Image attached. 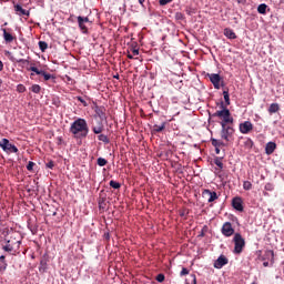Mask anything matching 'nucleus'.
I'll return each instance as SVG.
<instances>
[{"instance_id": "f257e3e1", "label": "nucleus", "mask_w": 284, "mask_h": 284, "mask_svg": "<svg viewBox=\"0 0 284 284\" xmlns=\"http://www.w3.org/2000/svg\"><path fill=\"white\" fill-rule=\"evenodd\" d=\"M69 132H71L74 139H85L90 133L88 121H85V119L78 118L71 123Z\"/></svg>"}, {"instance_id": "f03ea898", "label": "nucleus", "mask_w": 284, "mask_h": 284, "mask_svg": "<svg viewBox=\"0 0 284 284\" xmlns=\"http://www.w3.org/2000/svg\"><path fill=\"white\" fill-rule=\"evenodd\" d=\"M19 247H21V235L18 232L9 233L2 250H4V252H19Z\"/></svg>"}, {"instance_id": "7ed1b4c3", "label": "nucleus", "mask_w": 284, "mask_h": 284, "mask_svg": "<svg viewBox=\"0 0 284 284\" xmlns=\"http://www.w3.org/2000/svg\"><path fill=\"white\" fill-rule=\"evenodd\" d=\"M222 110L216 111L212 114L213 119H222L220 123H234V118H232V113L230 112V109L225 106V103H221Z\"/></svg>"}, {"instance_id": "20e7f679", "label": "nucleus", "mask_w": 284, "mask_h": 284, "mask_svg": "<svg viewBox=\"0 0 284 284\" xmlns=\"http://www.w3.org/2000/svg\"><path fill=\"white\" fill-rule=\"evenodd\" d=\"M0 148L6 152V154H19L17 145L10 143V140L6 138L0 141Z\"/></svg>"}, {"instance_id": "39448f33", "label": "nucleus", "mask_w": 284, "mask_h": 284, "mask_svg": "<svg viewBox=\"0 0 284 284\" xmlns=\"http://www.w3.org/2000/svg\"><path fill=\"white\" fill-rule=\"evenodd\" d=\"M234 243V254H241L243 250L245 248V239H243V235L241 233H235L233 237Z\"/></svg>"}, {"instance_id": "423d86ee", "label": "nucleus", "mask_w": 284, "mask_h": 284, "mask_svg": "<svg viewBox=\"0 0 284 284\" xmlns=\"http://www.w3.org/2000/svg\"><path fill=\"white\" fill-rule=\"evenodd\" d=\"M220 125L222 128L221 130V139L224 141H230L231 136L234 134V128L227 125V123L220 122Z\"/></svg>"}, {"instance_id": "0eeeda50", "label": "nucleus", "mask_w": 284, "mask_h": 284, "mask_svg": "<svg viewBox=\"0 0 284 284\" xmlns=\"http://www.w3.org/2000/svg\"><path fill=\"white\" fill-rule=\"evenodd\" d=\"M206 77L210 79L211 83H213L215 90H221V75L219 73H207Z\"/></svg>"}, {"instance_id": "6e6552de", "label": "nucleus", "mask_w": 284, "mask_h": 284, "mask_svg": "<svg viewBox=\"0 0 284 284\" xmlns=\"http://www.w3.org/2000/svg\"><path fill=\"white\" fill-rule=\"evenodd\" d=\"M202 196L203 199H207V203H214V201L219 200V194L210 189H205L202 192Z\"/></svg>"}, {"instance_id": "1a4fd4ad", "label": "nucleus", "mask_w": 284, "mask_h": 284, "mask_svg": "<svg viewBox=\"0 0 284 284\" xmlns=\"http://www.w3.org/2000/svg\"><path fill=\"white\" fill-rule=\"evenodd\" d=\"M221 233L226 237L234 236V226H232V223L225 222L222 225Z\"/></svg>"}, {"instance_id": "9d476101", "label": "nucleus", "mask_w": 284, "mask_h": 284, "mask_svg": "<svg viewBox=\"0 0 284 284\" xmlns=\"http://www.w3.org/2000/svg\"><path fill=\"white\" fill-rule=\"evenodd\" d=\"M239 130H240L241 134H250V132H252V130H254V124H252L250 121H244V122L240 123Z\"/></svg>"}, {"instance_id": "9b49d317", "label": "nucleus", "mask_w": 284, "mask_h": 284, "mask_svg": "<svg viewBox=\"0 0 284 284\" xmlns=\"http://www.w3.org/2000/svg\"><path fill=\"white\" fill-rule=\"evenodd\" d=\"M30 72H34L36 74L43 77L44 81H50V79H52V74L43 71V70H39L37 67H30L28 69Z\"/></svg>"}, {"instance_id": "f8f14e48", "label": "nucleus", "mask_w": 284, "mask_h": 284, "mask_svg": "<svg viewBox=\"0 0 284 284\" xmlns=\"http://www.w3.org/2000/svg\"><path fill=\"white\" fill-rule=\"evenodd\" d=\"M232 206L237 212H243V210H244V207H243V199L241 196L233 197Z\"/></svg>"}, {"instance_id": "ddd939ff", "label": "nucleus", "mask_w": 284, "mask_h": 284, "mask_svg": "<svg viewBox=\"0 0 284 284\" xmlns=\"http://www.w3.org/2000/svg\"><path fill=\"white\" fill-rule=\"evenodd\" d=\"M230 261L227 260V257H225V255H221L215 262H214V267L215 270H221L222 267H224V265H227Z\"/></svg>"}, {"instance_id": "4468645a", "label": "nucleus", "mask_w": 284, "mask_h": 284, "mask_svg": "<svg viewBox=\"0 0 284 284\" xmlns=\"http://www.w3.org/2000/svg\"><path fill=\"white\" fill-rule=\"evenodd\" d=\"M94 112H95L97 116H99L100 121H105V119H108V116L105 115V106L97 105L94 108Z\"/></svg>"}, {"instance_id": "2eb2a0df", "label": "nucleus", "mask_w": 284, "mask_h": 284, "mask_svg": "<svg viewBox=\"0 0 284 284\" xmlns=\"http://www.w3.org/2000/svg\"><path fill=\"white\" fill-rule=\"evenodd\" d=\"M16 13L19 14V17H30V11L23 9L21 4H14Z\"/></svg>"}, {"instance_id": "dca6fc26", "label": "nucleus", "mask_w": 284, "mask_h": 284, "mask_svg": "<svg viewBox=\"0 0 284 284\" xmlns=\"http://www.w3.org/2000/svg\"><path fill=\"white\" fill-rule=\"evenodd\" d=\"M275 151H276V144H275V142H268V143H266V146H265V154H267V156L274 154Z\"/></svg>"}, {"instance_id": "f3484780", "label": "nucleus", "mask_w": 284, "mask_h": 284, "mask_svg": "<svg viewBox=\"0 0 284 284\" xmlns=\"http://www.w3.org/2000/svg\"><path fill=\"white\" fill-rule=\"evenodd\" d=\"M78 26L83 34H88V27L85 26V22H83V17H78Z\"/></svg>"}, {"instance_id": "a211bd4d", "label": "nucleus", "mask_w": 284, "mask_h": 284, "mask_svg": "<svg viewBox=\"0 0 284 284\" xmlns=\"http://www.w3.org/2000/svg\"><path fill=\"white\" fill-rule=\"evenodd\" d=\"M165 125H168L166 122H162L161 125H153L152 128V134H159V132H163V130H165Z\"/></svg>"}, {"instance_id": "6ab92c4d", "label": "nucleus", "mask_w": 284, "mask_h": 284, "mask_svg": "<svg viewBox=\"0 0 284 284\" xmlns=\"http://www.w3.org/2000/svg\"><path fill=\"white\" fill-rule=\"evenodd\" d=\"M3 32V39L6 41V43H12V41H14V36H12L10 32H8V30L2 29Z\"/></svg>"}, {"instance_id": "aec40b11", "label": "nucleus", "mask_w": 284, "mask_h": 284, "mask_svg": "<svg viewBox=\"0 0 284 284\" xmlns=\"http://www.w3.org/2000/svg\"><path fill=\"white\" fill-rule=\"evenodd\" d=\"M103 130H105V128H104L102 121L98 122L97 126H92V131L94 134H101L103 132Z\"/></svg>"}, {"instance_id": "412c9836", "label": "nucleus", "mask_w": 284, "mask_h": 284, "mask_svg": "<svg viewBox=\"0 0 284 284\" xmlns=\"http://www.w3.org/2000/svg\"><path fill=\"white\" fill-rule=\"evenodd\" d=\"M224 37H226V39H236V33L234 30L226 28L224 29Z\"/></svg>"}, {"instance_id": "4be33fe9", "label": "nucleus", "mask_w": 284, "mask_h": 284, "mask_svg": "<svg viewBox=\"0 0 284 284\" xmlns=\"http://www.w3.org/2000/svg\"><path fill=\"white\" fill-rule=\"evenodd\" d=\"M278 110H281V106L278 105V103H272L268 108V113L276 114V112H278Z\"/></svg>"}, {"instance_id": "5701e85b", "label": "nucleus", "mask_w": 284, "mask_h": 284, "mask_svg": "<svg viewBox=\"0 0 284 284\" xmlns=\"http://www.w3.org/2000/svg\"><path fill=\"white\" fill-rule=\"evenodd\" d=\"M213 148H225V143L221 140L211 139Z\"/></svg>"}, {"instance_id": "b1692460", "label": "nucleus", "mask_w": 284, "mask_h": 284, "mask_svg": "<svg viewBox=\"0 0 284 284\" xmlns=\"http://www.w3.org/2000/svg\"><path fill=\"white\" fill-rule=\"evenodd\" d=\"M223 97H224V101H225L224 108H227V105H230V90L225 89L223 91Z\"/></svg>"}, {"instance_id": "393cba45", "label": "nucleus", "mask_w": 284, "mask_h": 284, "mask_svg": "<svg viewBox=\"0 0 284 284\" xmlns=\"http://www.w3.org/2000/svg\"><path fill=\"white\" fill-rule=\"evenodd\" d=\"M8 267V263H6V255L0 256V272H3Z\"/></svg>"}, {"instance_id": "a878e982", "label": "nucleus", "mask_w": 284, "mask_h": 284, "mask_svg": "<svg viewBox=\"0 0 284 284\" xmlns=\"http://www.w3.org/2000/svg\"><path fill=\"white\" fill-rule=\"evenodd\" d=\"M257 12L260 14H266V12H267V4H265V3L260 4L257 7Z\"/></svg>"}, {"instance_id": "bb28decb", "label": "nucleus", "mask_w": 284, "mask_h": 284, "mask_svg": "<svg viewBox=\"0 0 284 284\" xmlns=\"http://www.w3.org/2000/svg\"><path fill=\"white\" fill-rule=\"evenodd\" d=\"M109 185H110V187H113V190H120L121 189V183H119L114 180H111Z\"/></svg>"}, {"instance_id": "cd10ccee", "label": "nucleus", "mask_w": 284, "mask_h": 284, "mask_svg": "<svg viewBox=\"0 0 284 284\" xmlns=\"http://www.w3.org/2000/svg\"><path fill=\"white\" fill-rule=\"evenodd\" d=\"M214 163L220 170H223V158H215Z\"/></svg>"}, {"instance_id": "c85d7f7f", "label": "nucleus", "mask_w": 284, "mask_h": 284, "mask_svg": "<svg viewBox=\"0 0 284 284\" xmlns=\"http://www.w3.org/2000/svg\"><path fill=\"white\" fill-rule=\"evenodd\" d=\"M39 49L41 50V52H45L48 50V42L39 41Z\"/></svg>"}, {"instance_id": "c756f323", "label": "nucleus", "mask_w": 284, "mask_h": 284, "mask_svg": "<svg viewBox=\"0 0 284 284\" xmlns=\"http://www.w3.org/2000/svg\"><path fill=\"white\" fill-rule=\"evenodd\" d=\"M97 163L100 168H105V165H108V160H105L104 158H99Z\"/></svg>"}, {"instance_id": "7c9ffc66", "label": "nucleus", "mask_w": 284, "mask_h": 284, "mask_svg": "<svg viewBox=\"0 0 284 284\" xmlns=\"http://www.w3.org/2000/svg\"><path fill=\"white\" fill-rule=\"evenodd\" d=\"M264 256H265V258L274 261V251H272V250L265 251Z\"/></svg>"}, {"instance_id": "2f4dec72", "label": "nucleus", "mask_w": 284, "mask_h": 284, "mask_svg": "<svg viewBox=\"0 0 284 284\" xmlns=\"http://www.w3.org/2000/svg\"><path fill=\"white\" fill-rule=\"evenodd\" d=\"M31 92H33L34 94H39V92H41V85L39 84H33L31 87Z\"/></svg>"}, {"instance_id": "473e14b6", "label": "nucleus", "mask_w": 284, "mask_h": 284, "mask_svg": "<svg viewBox=\"0 0 284 284\" xmlns=\"http://www.w3.org/2000/svg\"><path fill=\"white\" fill-rule=\"evenodd\" d=\"M98 139L100 140V141H102V143H110V139L108 138V135H105V134H100V135H98Z\"/></svg>"}, {"instance_id": "72a5a7b5", "label": "nucleus", "mask_w": 284, "mask_h": 284, "mask_svg": "<svg viewBox=\"0 0 284 284\" xmlns=\"http://www.w3.org/2000/svg\"><path fill=\"white\" fill-rule=\"evenodd\" d=\"M243 190H246V191L252 190V182H250V181H244V183H243Z\"/></svg>"}, {"instance_id": "f704fd0d", "label": "nucleus", "mask_w": 284, "mask_h": 284, "mask_svg": "<svg viewBox=\"0 0 284 284\" xmlns=\"http://www.w3.org/2000/svg\"><path fill=\"white\" fill-rule=\"evenodd\" d=\"M155 281H158V283H163V281H165V275L163 273L158 274Z\"/></svg>"}, {"instance_id": "c9c22d12", "label": "nucleus", "mask_w": 284, "mask_h": 284, "mask_svg": "<svg viewBox=\"0 0 284 284\" xmlns=\"http://www.w3.org/2000/svg\"><path fill=\"white\" fill-rule=\"evenodd\" d=\"M37 164L34 163V162H32V161H29V163H28V165H27V170L29 171V172H32L33 170H34V166H36Z\"/></svg>"}, {"instance_id": "e433bc0d", "label": "nucleus", "mask_w": 284, "mask_h": 284, "mask_svg": "<svg viewBox=\"0 0 284 284\" xmlns=\"http://www.w3.org/2000/svg\"><path fill=\"white\" fill-rule=\"evenodd\" d=\"M75 99H77V101L82 103L83 108H88V102L85 101V99H83L81 97H77Z\"/></svg>"}, {"instance_id": "4c0bfd02", "label": "nucleus", "mask_w": 284, "mask_h": 284, "mask_svg": "<svg viewBox=\"0 0 284 284\" xmlns=\"http://www.w3.org/2000/svg\"><path fill=\"white\" fill-rule=\"evenodd\" d=\"M17 92H19L20 94L26 92V85L23 84H18L17 85Z\"/></svg>"}, {"instance_id": "58836bf2", "label": "nucleus", "mask_w": 284, "mask_h": 284, "mask_svg": "<svg viewBox=\"0 0 284 284\" xmlns=\"http://www.w3.org/2000/svg\"><path fill=\"white\" fill-rule=\"evenodd\" d=\"M175 19L178 21H183L185 19V16H183V13H181V12H176L175 13Z\"/></svg>"}, {"instance_id": "ea45409f", "label": "nucleus", "mask_w": 284, "mask_h": 284, "mask_svg": "<svg viewBox=\"0 0 284 284\" xmlns=\"http://www.w3.org/2000/svg\"><path fill=\"white\" fill-rule=\"evenodd\" d=\"M264 190H266L267 192H272V190H274V184L266 183L265 186H264Z\"/></svg>"}, {"instance_id": "a19ab883", "label": "nucleus", "mask_w": 284, "mask_h": 284, "mask_svg": "<svg viewBox=\"0 0 284 284\" xmlns=\"http://www.w3.org/2000/svg\"><path fill=\"white\" fill-rule=\"evenodd\" d=\"M99 207L101 209H104L105 207V197H100L99 199Z\"/></svg>"}, {"instance_id": "79ce46f5", "label": "nucleus", "mask_w": 284, "mask_h": 284, "mask_svg": "<svg viewBox=\"0 0 284 284\" xmlns=\"http://www.w3.org/2000/svg\"><path fill=\"white\" fill-rule=\"evenodd\" d=\"M187 274H190V270H187L186 267H183L180 273V276H187Z\"/></svg>"}, {"instance_id": "37998d69", "label": "nucleus", "mask_w": 284, "mask_h": 284, "mask_svg": "<svg viewBox=\"0 0 284 284\" xmlns=\"http://www.w3.org/2000/svg\"><path fill=\"white\" fill-rule=\"evenodd\" d=\"M160 6H168V3H172V0H160Z\"/></svg>"}, {"instance_id": "c03bdc74", "label": "nucleus", "mask_w": 284, "mask_h": 284, "mask_svg": "<svg viewBox=\"0 0 284 284\" xmlns=\"http://www.w3.org/2000/svg\"><path fill=\"white\" fill-rule=\"evenodd\" d=\"M45 165L49 170H52L54 168V161H49Z\"/></svg>"}, {"instance_id": "a18cd8bd", "label": "nucleus", "mask_w": 284, "mask_h": 284, "mask_svg": "<svg viewBox=\"0 0 284 284\" xmlns=\"http://www.w3.org/2000/svg\"><path fill=\"white\" fill-rule=\"evenodd\" d=\"M82 22L92 23V21H90V18H88V17H82Z\"/></svg>"}, {"instance_id": "49530a36", "label": "nucleus", "mask_w": 284, "mask_h": 284, "mask_svg": "<svg viewBox=\"0 0 284 284\" xmlns=\"http://www.w3.org/2000/svg\"><path fill=\"white\" fill-rule=\"evenodd\" d=\"M132 54L133 57H139V49H133Z\"/></svg>"}, {"instance_id": "de8ad7c7", "label": "nucleus", "mask_w": 284, "mask_h": 284, "mask_svg": "<svg viewBox=\"0 0 284 284\" xmlns=\"http://www.w3.org/2000/svg\"><path fill=\"white\" fill-rule=\"evenodd\" d=\"M17 62L18 63H23V64L29 63V61L26 60V59H19V60H17Z\"/></svg>"}, {"instance_id": "09e8293b", "label": "nucleus", "mask_w": 284, "mask_h": 284, "mask_svg": "<svg viewBox=\"0 0 284 284\" xmlns=\"http://www.w3.org/2000/svg\"><path fill=\"white\" fill-rule=\"evenodd\" d=\"M215 154H221V148L220 146H215Z\"/></svg>"}, {"instance_id": "8fccbe9b", "label": "nucleus", "mask_w": 284, "mask_h": 284, "mask_svg": "<svg viewBox=\"0 0 284 284\" xmlns=\"http://www.w3.org/2000/svg\"><path fill=\"white\" fill-rule=\"evenodd\" d=\"M1 70H3V62H1V60H0V72H1Z\"/></svg>"}, {"instance_id": "3c124183", "label": "nucleus", "mask_w": 284, "mask_h": 284, "mask_svg": "<svg viewBox=\"0 0 284 284\" xmlns=\"http://www.w3.org/2000/svg\"><path fill=\"white\" fill-rule=\"evenodd\" d=\"M126 57H128V59H134V55H132L130 53Z\"/></svg>"}, {"instance_id": "603ef678", "label": "nucleus", "mask_w": 284, "mask_h": 284, "mask_svg": "<svg viewBox=\"0 0 284 284\" xmlns=\"http://www.w3.org/2000/svg\"><path fill=\"white\" fill-rule=\"evenodd\" d=\"M263 265L264 267H267L270 265V262H264Z\"/></svg>"}, {"instance_id": "864d4df0", "label": "nucleus", "mask_w": 284, "mask_h": 284, "mask_svg": "<svg viewBox=\"0 0 284 284\" xmlns=\"http://www.w3.org/2000/svg\"><path fill=\"white\" fill-rule=\"evenodd\" d=\"M193 284H196V275H193Z\"/></svg>"}, {"instance_id": "5fc2aeb1", "label": "nucleus", "mask_w": 284, "mask_h": 284, "mask_svg": "<svg viewBox=\"0 0 284 284\" xmlns=\"http://www.w3.org/2000/svg\"><path fill=\"white\" fill-rule=\"evenodd\" d=\"M139 3L143 6V3H145V0H139Z\"/></svg>"}, {"instance_id": "6e6d98bb", "label": "nucleus", "mask_w": 284, "mask_h": 284, "mask_svg": "<svg viewBox=\"0 0 284 284\" xmlns=\"http://www.w3.org/2000/svg\"><path fill=\"white\" fill-rule=\"evenodd\" d=\"M105 239H110V233L104 234Z\"/></svg>"}, {"instance_id": "4d7b16f0", "label": "nucleus", "mask_w": 284, "mask_h": 284, "mask_svg": "<svg viewBox=\"0 0 284 284\" xmlns=\"http://www.w3.org/2000/svg\"><path fill=\"white\" fill-rule=\"evenodd\" d=\"M180 216H185V212L180 213Z\"/></svg>"}, {"instance_id": "13d9d810", "label": "nucleus", "mask_w": 284, "mask_h": 284, "mask_svg": "<svg viewBox=\"0 0 284 284\" xmlns=\"http://www.w3.org/2000/svg\"><path fill=\"white\" fill-rule=\"evenodd\" d=\"M2 83H3V80L0 79V88H1Z\"/></svg>"}, {"instance_id": "bf43d9fd", "label": "nucleus", "mask_w": 284, "mask_h": 284, "mask_svg": "<svg viewBox=\"0 0 284 284\" xmlns=\"http://www.w3.org/2000/svg\"><path fill=\"white\" fill-rule=\"evenodd\" d=\"M250 142H251V145H254V142L252 140H250Z\"/></svg>"}, {"instance_id": "052dcab7", "label": "nucleus", "mask_w": 284, "mask_h": 284, "mask_svg": "<svg viewBox=\"0 0 284 284\" xmlns=\"http://www.w3.org/2000/svg\"><path fill=\"white\" fill-rule=\"evenodd\" d=\"M53 216H57V212L53 213Z\"/></svg>"}, {"instance_id": "680f3d73", "label": "nucleus", "mask_w": 284, "mask_h": 284, "mask_svg": "<svg viewBox=\"0 0 284 284\" xmlns=\"http://www.w3.org/2000/svg\"><path fill=\"white\" fill-rule=\"evenodd\" d=\"M201 236H205V234H204V233H201Z\"/></svg>"}, {"instance_id": "e2e57ef3", "label": "nucleus", "mask_w": 284, "mask_h": 284, "mask_svg": "<svg viewBox=\"0 0 284 284\" xmlns=\"http://www.w3.org/2000/svg\"><path fill=\"white\" fill-rule=\"evenodd\" d=\"M114 78H115V79H119V75H115Z\"/></svg>"}, {"instance_id": "0e129e2a", "label": "nucleus", "mask_w": 284, "mask_h": 284, "mask_svg": "<svg viewBox=\"0 0 284 284\" xmlns=\"http://www.w3.org/2000/svg\"><path fill=\"white\" fill-rule=\"evenodd\" d=\"M0 225H1V215H0Z\"/></svg>"}]
</instances>
